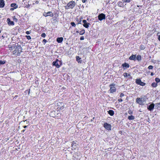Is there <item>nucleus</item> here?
Wrapping results in <instances>:
<instances>
[{
  "label": "nucleus",
  "mask_w": 160,
  "mask_h": 160,
  "mask_svg": "<svg viewBox=\"0 0 160 160\" xmlns=\"http://www.w3.org/2000/svg\"><path fill=\"white\" fill-rule=\"evenodd\" d=\"M76 4L75 1H70L67 3L66 6H65V9H72L75 6Z\"/></svg>",
  "instance_id": "1"
},
{
  "label": "nucleus",
  "mask_w": 160,
  "mask_h": 160,
  "mask_svg": "<svg viewBox=\"0 0 160 160\" xmlns=\"http://www.w3.org/2000/svg\"><path fill=\"white\" fill-rule=\"evenodd\" d=\"M146 101V98L144 97H141V98H137L136 99V102L140 105L143 104V103Z\"/></svg>",
  "instance_id": "2"
},
{
  "label": "nucleus",
  "mask_w": 160,
  "mask_h": 160,
  "mask_svg": "<svg viewBox=\"0 0 160 160\" xmlns=\"http://www.w3.org/2000/svg\"><path fill=\"white\" fill-rule=\"evenodd\" d=\"M11 48L12 49H14V50H19V49H21V46L18 45V43H15L13 44L11 47Z\"/></svg>",
  "instance_id": "3"
},
{
  "label": "nucleus",
  "mask_w": 160,
  "mask_h": 160,
  "mask_svg": "<svg viewBox=\"0 0 160 160\" xmlns=\"http://www.w3.org/2000/svg\"><path fill=\"white\" fill-rule=\"evenodd\" d=\"M115 86V85L114 84H110L109 85V87L110 88L109 91L110 93H113L114 92H116V89Z\"/></svg>",
  "instance_id": "4"
},
{
  "label": "nucleus",
  "mask_w": 160,
  "mask_h": 160,
  "mask_svg": "<svg viewBox=\"0 0 160 160\" xmlns=\"http://www.w3.org/2000/svg\"><path fill=\"white\" fill-rule=\"evenodd\" d=\"M103 126L107 130H111V126L110 124L105 123L104 124Z\"/></svg>",
  "instance_id": "5"
},
{
  "label": "nucleus",
  "mask_w": 160,
  "mask_h": 160,
  "mask_svg": "<svg viewBox=\"0 0 160 160\" xmlns=\"http://www.w3.org/2000/svg\"><path fill=\"white\" fill-rule=\"evenodd\" d=\"M105 14L102 13L99 14L98 16V19L101 21L103 19H105Z\"/></svg>",
  "instance_id": "6"
},
{
  "label": "nucleus",
  "mask_w": 160,
  "mask_h": 160,
  "mask_svg": "<svg viewBox=\"0 0 160 160\" xmlns=\"http://www.w3.org/2000/svg\"><path fill=\"white\" fill-rule=\"evenodd\" d=\"M136 83L138 85L142 86H144L145 85V83L141 81L140 79H137L136 80Z\"/></svg>",
  "instance_id": "7"
},
{
  "label": "nucleus",
  "mask_w": 160,
  "mask_h": 160,
  "mask_svg": "<svg viewBox=\"0 0 160 160\" xmlns=\"http://www.w3.org/2000/svg\"><path fill=\"white\" fill-rule=\"evenodd\" d=\"M18 5L15 3H12L11 4V10H13L14 9H16L18 8Z\"/></svg>",
  "instance_id": "8"
},
{
  "label": "nucleus",
  "mask_w": 160,
  "mask_h": 160,
  "mask_svg": "<svg viewBox=\"0 0 160 160\" xmlns=\"http://www.w3.org/2000/svg\"><path fill=\"white\" fill-rule=\"evenodd\" d=\"M154 107V105L153 103H152L147 107L149 111H152Z\"/></svg>",
  "instance_id": "9"
},
{
  "label": "nucleus",
  "mask_w": 160,
  "mask_h": 160,
  "mask_svg": "<svg viewBox=\"0 0 160 160\" xmlns=\"http://www.w3.org/2000/svg\"><path fill=\"white\" fill-rule=\"evenodd\" d=\"M59 61L57 59L56 61L53 62L52 63V64L53 65L55 66L57 68H59L60 67V65L58 63V62Z\"/></svg>",
  "instance_id": "10"
},
{
  "label": "nucleus",
  "mask_w": 160,
  "mask_h": 160,
  "mask_svg": "<svg viewBox=\"0 0 160 160\" xmlns=\"http://www.w3.org/2000/svg\"><path fill=\"white\" fill-rule=\"evenodd\" d=\"M77 144L75 142L73 141L72 144V149H75L77 148Z\"/></svg>",
  "instance_id": "11"
},
{
  "label": "nucleus",
  "mask_w": 160,
  "mask_h": 160,
  "mask_svg": "<svg viewBox=\"0 0 160 160\" xmlns=\"http://www.w3.org/2000/svg\"><path fill=\"white\" fill-rule=\"evenodd\" d=\"M129 59L131 60L135 61L136 60V55H132L129 58Z\"/></svg>",
  "instance_id": "12"
},
{
  "label": "nucleus",
  "mask_w": 160,
  "mask_h": 160,
  "mask_svg": "<svg viewBox=\"0 0 160 160\" xmlns=\"http://www.w3.org/2000/svg\"><path fill=\"white\" fill-rule=\"evenodd\" d=\"M4 6V2L3 0H0V8H3Z\"/></svg>",
  "instance_id": "13"
},
{
  "label": "nucleus",
  "mask_w": 160,
  "mask_h": 160,
  "mask_svg": "<svg viewBox=\"0 0 160 160\" xmlns=\"http://www.w3.org/2000/svg\"><path fill=\"white\" fill-rule=\"evenodd\" d=\"M108 113L111 116H113L114 114V111L112 110H110L108 111Z\"/></svg>",
  "instance_id": "14"
},
{
  "label": "nucleus",
  "mask_w": 160,
  "mask_h": 160,
  "mask_svg": "<svg viewBox=\"0 0 160 160\" xmlns=\"http://www.w3.org/2000/svg\"><path fill=\"white\" fill-rule=\"evenodd\" d=\"M63 40V38L62 37L58 38H57V41L58 43L61 42Z\"/></svg>",
  "instance_id": "15"
},
{
  "label": "nucleus",
  "mask_w": 160,
  "mask_h": 160,
  "mask_svg": "<svg viewBox=\"0 0 160 160\" xmlns=\"http://www.w3.org/2000/svg\"><path fill=\"white\" fill-rule=\"evenodd\" d=\"M76 59L77 61L79 63H81L82 62V60H81V58H80L79 57L77 56L76 57Z\"/></svg>",
  "instance_id": "16"
},
{
  "label": "nucleus",
  "mask_w": 160,
  "mask_h": 160,
  "mask_svg": "<svg viewBox=\"0 0 160 160\" xmlns=\"http://www.w3.org/2000/svg\"><path fill=\"white\" fill-rule=\"evenodd\" d=\"M122 66L123 67H125L126 68H128L129 67V65L128 63H125L124 64H122Z\"/></svg>",
  "instance_id": "17"
},
{
  "label": "nucleus",
  "mask_w": 160,
  "mask_h": 160,
  "mask_svg": "<svg viewBox=\"0 0 160 160\" xmlns=\"http://www.w3.org/2000/svg\"><path fill=\"white\" fill-rule=\"evenodd\" d=\"M136 59L138 61H140L141 60V57L140 55H138L136 57Z\"/></svg>",
  "instance_id": "18"
},
{
  "label": "nucleus",
  "mask_w": 160,
  "mask_h": 160,
  "mask_svg": "<svg viewBox=\"0 0 160 160\" xmlns=\"http://www.w3.org/2000/svg\"><path fill=\"white\" fill-rule=\"evenodd\" d=\"M48 16H50L52 17L53 16V14L52 12H47Z\"/></svg>",
  "instance_id": "19"
},
{
  "label": "nucleus",
  "mask_w": 160,
  "mask_h": 160,
  "mask_svg": "<svg viewBox=\"0 0 160 160\" xmlns=\"http://www.w3.org/2000/svg\"><path fill=\"white\" fill-rule=\"evenodd\" d=\"M14 51V52H13V54H15L16 53H17V54H15V55H19V54L20 53H21V52H22V50H21V51H20V52H18V51Z\"/></svg>",
  "instance_id": "20"
},
{
  "label": "nucleus",
  "mask_w": 160,
  "mask_h": 160,
  "mask_svg": "<svg viewBox=\"0 0 160 160\" xmlns=\"http://www.w3.org/2000/svg\"><path fill=\"white\" fill-rule=\"evenodd\" d=\"M128 119L129 120H133L134 119V117L133 116L131 115L128 116Z\"/></svg>",
  "instance_id": "21"
},
{
  "label": "nucleus",
  "mask_w": 160,
  "mask_h": 160,
  "mask_svg": "<svg viewBox=\"0 0 160 160\" xmlns=\"http://www.w3.org/2000/svg\"><path fill=\"white\" fill-rule=\"evenodd\" d=\"M90 25V23H87L85 24H84L83 26L86 28H88L89 27V26Z\"/></svg>",
  "instance_id": "22"
},
{
  "label": "nucleus",
  "mask_w": 160,
  "mask_h": 160,
  "mask_svg": "<svg viewBox=\"0 0 160 160\" xmlns=\"http://www.w3.org/2000/svg\"><path fill=\"white\" fill-rule=\"evenodd\" d=\"M151 86L153 87H156L157 86V83L156 82H153L152 83V84Z\"/></svg>",
  "instance_id": "23"
},
{
  "label": "nucleus",
  "mask_w": 160,
  "mask_h": 160,
  "mask_svg": "<svg viewBox=\"0 0 160 160\" xmlns=\"http://www.w3.org/2000/svg\"><path fill=\"white\" fill-rule=\"evenodd\" d=\"M85 32V30H81L79 33V34L81 35H83Z\"/></svg>",
  "instance_id": "24"
},
{
  "label": "nucleus",
  "mask_w": 160,
  "mask_h": 160,
  "mask_svg": "<svg viewBox=\"0 0 160 160\" xmlns=\"http://www.w3.org/2000/svg\"><path fill=\"white\" fill-rule=\"evenodd\" d=\"M123 3L124 2H130V0H122Z\"/></svg>",
  "instance_id": "25"
},
{
  "label": "nucleus",
  "mask_w": 160,
  "mask_h": 160,
  "mask_svg": "<svg viewBox=\"0 0 160 160\" xmlns=\"http://www.w3.org/2000/svg\"><path fill=\"white\" fill-rule=\"evenodd\" d=\"M155 81L157 82H158L160 81V79L158 78H156L155 79Z\"/></svg>",
  "instance_id": "26"
},
{
  "label": "nucleus",
  "mask_w": 160,
  "mask_h": 160,
  "mask_svg": "<svg viewBox=\"0 0 160 160\" xmlns=\"http://www.w3.org/2000/svg\"><path fill=\"white\" fill-rule=\"evenodd\" d=\"M5 63V62L4 61H2L1 60H0V66L1 65L4 64Z\"/></svg>",
  "instance_id": "27"
},
{
  "label": "nucleus",
  "mask_w": 160,
  "mask_h": 160,
  "mask_svg": "<svg viewBox=\"0 0 160 160\" xmlns=\"http://www.w3.org/2000/svg\"><path fill=\"white\" fill-rule=\"evenodd\" d=\"M71 24L72 25V26L74 27L76 26V24L74 22H71Z\"/></svg>",
  "instance_id": "28"
},
{
  "label": "nucleus",
  "mask_w": 160,
  "mask_h": 160,
  "mask_svg": "<svg viewBox=\"0 0 160 160\" xmlns=\"http://www.w3.org/2000/svg\"><path fill=\"white\" fill-rule=\"evenodd\" d=\"M43 15L45 17H47L48 14H47V12H44L43 13Z\"/></svg>",
  "instance_id": "29"
},
{
  "label": "nucleus",
  "mask_w": 160,
  "mask_h": 160,
  "mask_svg": "<svg viewBox=\"0 0 160 160\" xmlns=\"http://www.w3.org/2000/svg\"><path fill=\"white\" fill-rule=\"evenodd\" d=\"M153 67L152 65H150L148 66V68L149 69H152L153 68Z\"/></svg>",
  "instance_id": "30"
},
{
  "label": "nucleus",
  "mask_w": 160,
  "mask_h": 160,
  "mask_svg": "<svg viewBox=\"0 0 160 160\" xmlns=\"http://www.w3.org/2000/svg\"><path fill=\"white\" fill-rule=\"evenodd\" d=\"M26 37L28 40H30L31 39V37L30 36H26Z\"/></svg>",
  "instance_id": "31"
},
{
  "label": "nucleus",
  "mask_w": 160,
  "mask_h": 160,
  "mask_svg": "<svg viewBox=\"0 0 160 160\" xmlns=\"http://www.w3.org/2000/svg\"><path fill=\"white\" fill-rule=\"evenodd\" d=\"M41 36L43 38H45L46 36V34L45 33H42L41 34Z\"/></svg>",
  "instance_id": "32"
},
{
  "label": "nucleus",
  "mask_w": 160,
  "mask_h": 160,
  "mask_svg": "<svg viewBox=\"0 0 160 160\" xmlns=\"http://www.w3.org/2000/svg\"><path fill=\"white\" fill-rule=\"evenodd\" d=\"M13 20L16 22H17V20H18V19L15 17H13Z\"/></svg>",
  "instance_id": "33"
},
{
  "label": "nucleus",
  "mask_w": 160,
  "mask_h": 160,
  "mask_svg": "<svg viewBox=\"0 0 160 160\" xmlns=\"http://www.w3.org/2000/svg\"><path fill=\"white\" fill-rule=\"evenodd\" d=\"M123 75L124 77L125 78L127 76V73L126 72H124V73Z\"/></svg>",
  "instance_id": "34"
},
{
  "label": "nucleus",
  "mask_w": 160,
  "mask_h": 160,
  "mask_svg": "<svg viewBox=\"0 0 160 160\" xmlns=\"http://www.w3.org/2000/svg\"><path fill=\"white\" fill-rule=\"evenodd\" d=\"M128 113L130 114H132V112L131 110H129L128 111Z\"/></svg>",
  "instance_id": "35"
},
{
  "label": "nucleus",
  "mask_w": 160,
  "mask_h": 160,
  "mask_svg": "<svg viewBox=\"0 0 160 160\" xmlns=\"http://www.w3.org/2000/svg\"><path fill=\"white\" fill-rule=\"evenodd\" d=\"M157 108L158 107H160V102L159 103H158L157 104Z\"/></svg>",
  "instance_id": "36"
},
{
  "label": "nucleus",
  "mask_w": 160,
  "mask_h": 160,
  "mask_svg": "<svg viewBox=\"0 0 160 160\" xmlns=\"http://www.w3.org/2000/svg\"><path fill=\"white\" fill-rule=\"evenodd\" d=\"M28 122H29V121H28V120H25V121H24L23 122L26 123V124H28Z\"/></svg>",
  "instance_id": "37"
},
{
  "label": "nucleus",
  "mask_w": 160,
  "mask_h": 160,
  "mask_svg": "<svg viewBox=\"0 0 160 160\" xmlns=\"http://www.w3.org/2000/svg\"><path fill=\"white\" fill-rule=\"evenodd\" d=\"M7 21H8V23L9 25L10 24V19L9 18H8L7 19Z\"/></svg>",
  "instance_id": "38"
},
{
  "label": "nucleus",
  "mask_w": 160,
  "mask_h": 160,
  "mask_svg": "<svg viewBox=\"0 0 160 160\" xmlns=\"http://www.w3.org/2000/svg\"><path fill=\"white\" fill-rule=\"evenodd\" d=\"M64 108V106L63 105L61 107L59 108V109L60 110H62V109H63Z\"/></svg>",
  "instance_id": "39"
},
{
  "label": "nucleus",
  "mask_w": 160,
  "mask_h": 160,
  "mask_svg": "<svg viewBox=\"0 0 160 160\" xmlns=\"http://www.w3.org/2000/svg\"><path fill=\"white\" fill-rule=\"evenodd\" d=\"M13 125H12V127H14L15 126V123H16V122L14 121V122H13Z\"/></svg>",
  "instance_id": "40"
},
{
  "label": "nucleus",
  "mask_w": 160,
  "mask_h": 160,
  "mask_svg": "<svg viewBox=\"0 0 160 160\" xmlns=\"http://www.w3.org/2000/svg\"><path fill=\"white\" fill-rule=\"evenodd\" d=\"M82 22L83 23H84V24H85V23H87V21L86 20H84L82 21Z\"/></svg>",
  "instance_id": "41"
},
{
  "label": "nucleus",
  "mask_w": 160,
  "mask_h": 160,
  "mask_svg": "<svg viewBox=\"0 0 160 160\" xmlns=\"http://www.w3.org/2000/svg\"><path fill=\"white\" fill-rule=\"evenodd\" d=\"M30 31H27L26 32V33L28 35L30 34Z\"/></svg>",
  "instance_id": "42"
},
{
  "label": "nucleus",
  "mask_w": 160,
  "mask_h": 160,
  "mask_svg": "<svg viewBox=\"0 0 160 160\" xmlns=\"http://www.w3.org/2000/svg\"><path fill=\"white\" fill-rule=\"evenodd\" d=\"M124 96V94L123 93H121V94H120V97H123V96Z\"/></svg>",
  "instance_id": "43"
},
{
  "label": "nucleus",
  "mask_w": 160,
  "mask_h": 160,
  "mask_svg": "<svg viewBox=\"0 0 160 160\" xmlns=\"http://www.w3.org/2000/svg\"><path fill=\"white\" fill-rule=\"evenodd\" d=\"M84 39V38L83 36H82V37H81L80 38V39L81 40H83Z\"/></svg>",
  "instance_id": "44"
},
{
  "label": "nucleus",
  "mask_w": 160,
  "mask_h": 160,
  "mask_svg": "<svg viewBox=\"0 0 160 160\" xmlns=\"http://www.w3.org/2000/svg\"><path fill=\"white\" fill-rule=\"evenodd\" d=\"M14 25V22L13 21H11V25Z\"/></svg>",
  "instance_id": "45"
},
{
  "label": "nucleus",
  "mask_w": 160,
  "mask_h": 160,
  "mask_svg": "<svg viewBox=\"0 0 160 160\" xmlns=\"http://www.w3.org/2000/svg\"><path fill=\"white\" fill-rule=\"evenodd\" d=\"M118 101L119 102H121L122 101V100L121 98H119L118 99Z\"/></svg>",
  "instance_id": "46"
},
{
  "label": "nucleus",
  "mask_w": 160,
  "mask_h": 160,
  "mask_svg": "<svg viewBox=\"0 0 160 160\" xmlns=\"http://www.w3.org/2000/svg\"><path fill=\"white\" fill-rule=\"evenodd\" d=\"M77 154L76 153H74V155H73V157H74L75 158H78V157H76V155Z\"/></svg>",
  "instance_id": "47"
},
{
  "label": "nucleus",
  "mask_w": 160,
  "mask_h": 160,
  "mask_svg": "<svg viewBox=\"0 0 160 160\" xmlns=\"http://www.w3.org/2000/svg\"><path fill=\"white\" fill-rule=\"evenodd\" d=\"M158 40L160 41V35H159L158 37Z\"/></svg>",
  "instance_id": "48"
},
{
  "label": "nucleus",
  "mask_w": 160,
  "mask_h": 160,
  "mask_svg": "<svg viewBox=\"0 0 160 160\" xmlns=\"http://www.w3.org/2000/svg\"><path fill=\"white\" fill-rule=\"evenodd\" d=\"M121 3V2H118V5L120 6H121L120 5V4Z\"/></svg>",
  "instance_id": "49"
},
{
  "label": "nucleus",
  "mask_w": 160,
  "mask_h": 160,
  "mask_svg": "<svg viewBox=\"0 0 160 160\" xmlns=\"http://www.w3.org/2000/svg\"><path fill=\"white\" fill-rule=\"evenodd\" d=\"M46 42V40L45 39H43V42Z\"/></svg>",
  "instance_id": "50"
},
{
  "label": "nucleus",
  "mask_w": 160,
  "mask_h": 160,
  "mask_svg": "<svg viewBox=\"0 0 160 160\" xmlns=\"http://www.w3.org/2000/svg\"><path fill=\"white\" fill-rule=\"evenodd\" d=\"M35 3L36 4H38L39 3V1H36V2H35Z\"/></svg>",
  "instance_id": "51"
},
{
  "label": "nucleus",
  "mask_w": 160,
  "mask_h": 160,
  "mask_svg": "<svg viewBox=\"0 0 160 160\" xmlns=\"http://www.w3.org/2000/svg\"><path fill=\"white\" fill-rule=\"evenodd\" d=\"M86 0H82V2L83 3H85Z\"/></svg>",
  "instance_id": "52"
},
{
  "label": "nucleus",
  "mask_w": 160,
  "mask_h": 160,
  "mask_svg": "<svg viewBox=\"0 0 160 160\" xmlns=\"http://www.w3.org/2000/svg\"><path fill=\"white\" fill-rule=\"evenodd\" d=\"M77 154L78 155H77L78 157L80 155V153L79 152H78Z\"/></svg>",
  "instance_id": "53"
},
{
  "label": "nucleus",
  "mask_w": 160,
  "mask_h": 160,
  "mask_svg": "<svg viewBox=\"0 0 160 160\" xmlns=\"http://www.w3.org/2000/svg\"><path fill=\"white\" fill-rule=\"evenodd\" d=\"M140 48L142 49V50L143 49H144V48H143L142 47V46H141V47H140Z\"/></svg>",
  "instance_id": "54"
},
{
  "label": "nucleus",
  "mask_w": 160,
  "mask_h": 160,
  "mask_svg": "<svg viewBox=\"0 0 160 160\" xmlns=\"http://www.w3.org/2000/svg\"><path fill=\"white\" fill-rule=\"evenodd\" d=\"M27 127V126L25 125V126H23V127L24 128H26Z\"/></svg>",
  "instance_id": "55"
},
{
  "label": "nucleus",
  "mask_w": 160,
  "mask_h": 160,
  "mask_svg": "<svg viewBox=\"0 0 160 160\" xmlns=\"http://www.w3.org/2000/svg\"><path fill=\"white\" fill-rule=\"evenodd\" d=\"M153 74H153V72H151V76H153Z\"/></svg>",
  "instance_id": "56"
},
{
  "label": "nucleus",
  "mask_w": 160,
  "mask_h": 160,
  "mask_svg": "<svg viewBox=\"0 0 160 160\" xmlns=\"http://www.w3.org/2000/svg\"><path fill=\"white\" fill-rule=\"evenodd\" d=\"M25 129H24V130H22V132H24L25 131Z\"/></svg>",
  "instance_id": "57"
},
{
  "label": "nucleus",
  "mask_w": 160,
  "mask_h": 160,
  "mask_svg": "<svg viewBox=\"0 0 160 160\" xmlns=\"http://www.w3.org/2000/svg\"><path fill=\"white\" fill-rule=\"evenodd\" d=\"M127 76H130V74H128V75H127Z\"/></svg>",
  "instance_id": "58"
},
{
  "label": "nucleus",
  "mask_w": 160,
  "mask_h": 160,
  "mask_svg": "<svg viewBox=\"0 0 160 160\" xmlns=\"http://www.w3.org/2000/svg\"><path fill=\"white\" fill-rule=\"evenodd\" d=\"M81 52H78V53H81Z\"/></svg>",
  "instance_id": "59"
},
{
  "label": "nucleus",
  "mask_w": 160,
  "mask_h": 160,
  "mask_svg": "<svg viewBox=\"0 0 160 160\" xmlns=\"http://www.w3.org/2000/svg\"><path fill=\"white\" fill-rule=\"evenodd\" d=\"M78 32V31H77L76 32Z\"/></svg>",
  "instance_id": "60"
},
{
  "label": "nucleus",
  "mask_w": 160,
  "mask_h": 160,
  "mask_svg": "<svg viewBox=\"0 0 160 160\" xmlns=\"http://www.w3.org/2000/svg\"><path fill=\"white\" fill-rule=\"evenodd\" d=\"M81 51H80V52H81ZM79 52H80V51H79Z\"/></svg>",
  "instance_id": "61"
},
{
  "label": "nucleus",
  "mask_w": 160,
  "mask_h": 160,
  "mask_svg": "<svg viewBox=\"0 0 160 160\" xmlns=\"http://www.w3.org/2000/svg\"><path fill=\"white\" fill-rule=\"evenodd\" d=\"M59 103H58V105H59Z\"/></svg>",
  "instance_id": "62"
}]
</instances>
